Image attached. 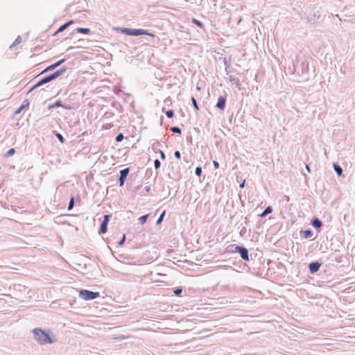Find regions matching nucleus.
<instances>
[{
	"label": "nucleus",
	"mask_w": 355,
	"mask_h": 355,
	"mask_svg": "<svg viewBox=\"0 0 355 355\" xmlns=\"http://www.w3.org/2000/svg\"><path fill=\"white\" fill-rule=\"evenodd\" d=\"M35 340L41 345L52 343L53 340L51 338L48 332L40 328H35L33 330Z\"/></svg>",
	"instance_id": "obj_1"
},
{
	"label": "nucleus",
	"mask_w": 355,
	"mask_h": 355,
	"mask_svg": "<svg viewBox=\"0 0 355 355\" xmlns=\"http://www.w3.org/2000/svg\"><path fill=\"white\" fill-rule=\"evenodd\" d=\"M79 296L85 300H91L99 297V293L88 290H81L79 292Z\"/></svg>",
	"instance_id": "obj_2"
},
{
	"label": "nucleus",
	"mask_w": 355,
	"mask_h": 355,
	"mask_svg": "<svg viewBox=\"0 0 355 355\" xmlns=\"http://www.w3.org/2000/svg\"><path fill=\"white\" fill-rule=\"evenodd\" d=\"M122 33L127 35L137 36L148 34V31L142 29L123 28Z\"/></svg>",
	"instance_id": "obj_3"
},
{
	"label": "nucleus",
	"mask_w": 355,
	"mask_h": 355,
	"mask_svg": "<svg viewBox=\"0 0 355 355\" xmlns=\"http://www.w3.org/2000/svg\"><path fill=\"white\" fill-rule=\"evenodd\" d=\"M235 250L236 252H239L241 254V258L245 261H248V250L243 248L240 246H236Z\"/></svg>",
	"instance_id": "obj_4"
},
{
	"label": "nucleus",
	"mask_w": 355,
	"mask_h": 355,
	"mask_svg": "<svg viewBox=\"0 0 355 355\" xmlns=\"http://www.w3.org/2000/svg\"><path fill=\"white\" fill-rule=\"evenodd\" d=\"M108 222H109V216L105 215L104 216V220L100 227V230H99L100 233L105 234L107 232V225Z\"/></svg>",
	"instance_id": "obj_5"
},
{
	"label": "nucleus",
	"mask_w": 355,
	"mask_h": 355,
	"mask_svg": "<svg viewBox=\"0 0 355 355\" xmlns=\"http://www.w3.org/2000/svg\"><path fill=\"white\" fill-rule=\"evenodd\" d=\"M128 173H129V168H126L125 169H123L120 171V178H119V181H120V185L122 186L124 183V180H125L127 175H128Z\"/></svg>",
	"instance_id": "obj_6"
},
{
	"label": "nucleus",
	"mask_w": 355,
	"mask_h": 355,
	"mask_svg": "<svg viewBox=\"0 0 355 355\" xmlns=\"http://www.w3.org/2000/svg\"><path fill=\"white\" fill-rule=\"evenodd\" d=\"M53 80V78H52V76H51V75H50V76H46V77H45V78H42L40 81H39V82H38V83H37V84H36V85H35L32 88V89H34V88H35V87H37L41 86V85H44V84H46V83H49V82H50V81H51V80Z\"/></svg>",
	"instance_id": "obj_7"
},
{
	"label": "nucleus",
	"mask_w": 355,
	"mask_h": 355,
	"mask_svg": "<svg viewBox=\"0 0 355 355\" xmlns=\"http://www.w3.org/2000/svg\"><path fill=\"white\" fill-rule=\"evenodd\" d=\"M225 103H226V98L221 96L218 99L216 107L218 109H220L221 110H223L225 109Z\"/></svg>",
	"instance_id": "obj_8"
},
{
	"label": "nucleus",
	"mask_w": 355,
	"mask_h": 355,
	"mask_svg": "<svg viewBox=\"0 0 355 355\" xmlns=\"http://www.w3.org/2000/svg\"><path fill=\"white\" fill-rule=\"evenodd\" d=\"M320 267V264L318 262L311 263L309 264V270L311 273L316 272Z\"/></svg>",
	"instance_id": "obj_9"
},
{
	"label": "nucleus",
	"mask_w": 355,
	"mask_h": 355,
	"mask_svg": "<svg viewBox=\"0 0 355 355\" xmlns=\"http://www.w3.org/2000/svg\"><path fill=\"white\" fill-rule=\"evenodd\" d=\"M29 101L28 99H26L23 104L19 107V108L15 112V114H19L26 107L28 106Z\"/></svg>",
	"instance_id": "obj_10"
},
{
	"label": "nucleus",
	"mask_w": 355,
	"mask_h": 355,
	"mask_svg": "<svg viewBox=\"0 0 355 355\" xmlns=\"http://www.w3.org/2000/svg\"><path fill=\"white\" fill-rule=\"evenodd\" d=\"M65 71H66V69H60V70H58V71H55L53 73L51 74L53 79L54 80L56 78L59 77Z\"/></svg>",
	"instance_id": "obj_11"
},
{
	"label": "nucleus",
	"mask_w": 355,
	"mask_h": 355,
	"mask_svg": "<svg viewBox=\"0 0 355 355\" xmlns=\"http://www.w3.org/2000/svg\"><path fill=\"white\" fill-rule=\"evenodd\" d=\"M72 23H73V21H70L63 24L62 26H61L58 28V30L57 31L56 33L63 31L64 30H65L69 26V25L71 24Z\"/></svg>",
	"instance_id": "obj_12"
},
{
	"label": "nucleus",
	"mask_w": 355,
	"mask_h": 355,
	"mask_svg": "<svg viewBox=\"0 0 355 355\" xmlns=\"http://www.w3.org/2000/svg\"><path fill=\"white\" fill-rule=\"evenodd\" d=\"M312 225L315 228H320L322 226V222L319 219L315 218L313 220Z\"/></svg>",
	"instance_id": "obj_13"
},
{
	"label": "nucleus",
	"mask_w": 355,
	"mask_h": 355,
	"mask_svg": "<svg viewBox=\"0 0 355 355\" xmlns=\"http://www.w3.org/2000/svg\"><path fill=\"white\" fill-rule=\"evenodd\" d=\"M77 31L83 34H89L90 33V30L87 28H78Z\"/></svg>",
	"instance_id": "obj_14"
},
{
	"label": "nucleus",
	"mask_w": 355,
	"mask_h": 355,
	"mask_svg": "<svg viewBox=\"0 0 355 355\" xmlns=\"http://www.w3.org/2000/svg\"><path fill=\"white\" fill-rule=\"evenodd\" d=\"M272 211V209L271 207H268L261 214V217H263L265 216H266L267 214L271 213Z\"/></svg>",
	"instance_id": "obj_15"
},
{
	"label": "nucleus",
	"mask_w": 355,
	"mask_h": 355,
	"mask_svg": "<svg viewBox=\"0 0 355 355\" xmlns=\"http://www.w3.org/2000/svg\"><path fill=\"white\" fill-rule=\"evenodd\" d=\"M192 22L201 28H202L204 27L203 24L200 21H199L196 19H193Z\"/></svg>",
	"instance_id": "obj_16"
},
{
	"label": "nucleus",
	"mask_w": 355,
	"mask_h": 355,
	"mask_svg": "<svg viewBox=\"0 0 355 355\" xmlns=\"http://www.w3.org/2000/svg\"><path fill=\"white\" fill-rule=\"evenodd\" d=\"M334 169L339 176H340L342 175L343 170L339 166L334 164Z\"/></svg>",
	"instance_id": "obj_17"
},
{
	"label": "nucleus",
	"mask_w": 355,
	"mask_h": 355,
	"mask_svg": "<svg viewBox=\"0 0 355 355\" xmlns=\"http://www.w3.org/2000/svg\"><path fill=\"white\" fill-rule=\"evenodd\" d=\"M147 217H148V215H144V216H141L139 218L140 223L142 225L144 224L146 222Z\"/></svg>",
	"instance_id": "obj_18"
},
{
	"label": "nucleus",
	"mask_w": 355,
	"mask_h": 355,
	"mask_svg": "<svg viewBox=\"0 0 355 355\" xmlns=\"http://www.w3.org/2000/svg\"><path fill=\"white\" fill-rule=\"evenodd\" d=\"M165 214H166V211H164L162 213V214L160 215V216H159V219H158V220H157V224H158V225H159V224H160V223L162 222V220H163V219H164V216Z\"/></svg>",
	"instance_id": "obj_19"
},
{
	"label": "nucleus",
	"mask_w": 355,
	"mask_h": 355,
	"mask_svg": "<svg viewBox=\"0 0 355 355\" xmlns=\"http://www.w3.org/2000/svg\"><path fill=\"white\" fill-rule=\"evenodd\" d=\"M64 62V59H62V60H60L59 61H58L57 62L54 63L52 64L53 67L54 69H55L56 67H58V66H60L62 63H63Z\"/></svg>",
	"instance_id": "obj_20"
},
{
	"label": "nucleus",
	"mask_w": 355,
	"mask_h": 355,
	"mask_svg": "<svg viewBox=\"0 0 355 355\" xmlns=\"http://www.w3.org/2000/svg\"><path fill=\"white\" fill-rule=\"evenodd\" d=\"M191 101H192V104H193V105L194 106L195 109H196V110H199V107H198V104H197L196 100L195 99V98H194V97H192V98H191Z\"/></svg>",
	"instance_id": "obj_21"
},
{
	"label": "nucleus",
	"mask_w": 355,
	"mask_h": 355,
	"mask_svg": "<svg viewBox=\"0 0 355 355\" xmlns=\"http://www.w3.org/2000/svg\"><path fill=\"white\" fill-rule=\"evenodd\" d=\"M124 137L122 133L119 134L116 137V141L118 142L121 141L123 139Z\"/></svg>",
	"instance_id": "obj_22"
},
{
	"label": "nucleus",
	"mask_w": 355,
	"mask_h": 355,
	"mask_svg": "<svg viewBox=\"0 0 355 355\" xmlns=\"http://www.w3.org/2000/svg\"><path fill=\"white\" fill-rule=\"evenodd\" d=\"M15 153V150L14 148H10L8 152H7V154H6V156L7 157H10L12 155H13Z\"/></svg>",
	"instance_id": "obj_23"
},
{
	"label": "nucleus",
	"mask_w": 355,
	"mask_h": 355,
	"mask_svg": "<svg viewBox=\"0 0 355 355\" xmlns=\"http://www.w3.org/2000/svg\"><path fill=\"white\" fill-rule=\"evenodd\" d=\"M166 114L167 117H168V118H171V117H173V115H174V112H173V110H168V111L166 112Z\"/></svg>",
	"instance_id": "obj_24"
},
{
	"label": "nucleus",
	"mask_w": 355,
	"mask_h": 355,
	"mask_svg": "<svg viewBox=\"0 0 355 355\" xmlns=\"http://www.w3.org/2000/svg\"><path fill=\"white\" fill-rule=\"evenodd\" d=\"M304 236L306 238H309V237H311L312 236V232L310 230L304 231Z\"/></svg>",
	"instance_id": "obj_25"
},
{
	"label": "nucleus",
	"mask_w": 355,
	"mask_h": 355,
	"mask_svg": "<svg viewBox=\"0 0 355 355\" xmlns=\"http://www.w3.org/2000/svg\"><path fill=\"white\" fill-rule=\"evenodd\" d=\"M21 42V37L20 36H18L16 40H15L14 43L12 44V46L17 45Z\"/></svg>",
	"instance_id": "obj_26"
},
{
	"label": "nucleus",
	"mask_w": 355,
	"mask_h": 355,
	"mask_svg": "<svg viewBox=\"0 0 355 355\" xmlns=\"http://www.w3.org/2000/svg\"><path fill=\"white\" fill-rule=\"evenodd\" d=\"M74 205V198L71 197L70 199L69 205V209H72Z\"/></svg>",
	"instance_id": "obj_27"
},
{
	"label": "nucleus",
	"mask_w": 355,
	"mask_h": 355,
	"mask_svg": "<svg viewBox=\"0 0 355 355\" xmlns=\"http://www.w3.org/2000/svg\"><path fill=\"white\" fill-rule=\"evenodd\" d=\"M171 131L173 132L179 133V134L181 133V130L178 127H173V128H171Z\"/></svg>",
	"instance_id": "obj_28"
},
{
	"label": "nucleus",
	"mask_w": 355,
	"mask_h": 355,
	"mask_svg": "<svg viewBox=\"0 0 355 355\" xmlns=\"http://www.w3.org/2000/svg\"><path fill=\"white\" fill-rule=\"evenodd\" d=\"M56 136L58 137V139H59V141L61 142V143H64V137L60 134V133H57L56 134Z\"/></svg>",
	"instance_id": "obj_29"
},
{
	"label": "nucleus",
	"mask_w": 355,
	"mask_h": 355,
	"mask_svg": "<svg viewBox=\"0 0 355 355\" xmlns=\"http://www.w3.org/2000/svg\"><path fill=\"white\" fill-rule=\"evenodd\" d=\"M202 173V168L200 167H197L196 168V174L198 176H200Z\"/></svg>",
	"instance_id": "obj_30"
},
{
	"label": "nucleus",
	"mask_w": 355,
	"mask_h": 355,
	"mask_svg": "<svg viewBox=\"0 0 355 355\" xmlns=\"http://www.w3.org/2000/svg\"><path fill=\"white\" fill-rule=\"evenodd\" d=\"M155 168L157 169L160 166V162L158 159H155L154 162Z\"/></svg>",
	"instance_id": "obj_31"
},
{
	"label": "nucleus",
	"mask_w": 355,
	"mask_h": 355,
	"mask_svg": "<svg viewBox=\"0 0 355 355\" xmlns=\"http://www.w3.org/2000/svg\"><path fill=\"white\" fill-rule=\"evenodd\" d=\"M173 293L175 295H179L182 293V289L181 288L175 289Z\"/></svg>",
	"instance_id": "obj_32"
},
{
	"label": "nucleus",
	"mask_w": 355,
	"mask_h": 355,
	"mask_svg": "<svg viewBox=\"0 0 355 355\" xmlns=\"http://www.w3.org/2000/svg\"><path fill=\"white\" fill-rule=\"evenodd\" d=\"M175 157L180 159L181 158V155H180V153L179 151H175Z\"/></svg>",
	"instance_id": "obj_33"
},
{
	"label": "nucleus",
	"mask_w": 355,
	"mask_h": 355,
	"mask_svg": "<svg viewBox=\"0 0 355 355\" xmlns=\"http://www.w3.org/2000/svg\"><path fill=\"white\" fill-rule=\"evenodd\" d=\"M213 164L216 169L219 168V164L216 161H214Z\"/></svg>",
	"instance_id": "obj_34"
},
{
	"label": "nucleus",
	"mask_w": 355,
	"mask_h": 355,
	"mask_svg": "<svg viewBox=\"0 0 355 355\" xmlns=\"http://www.w3.org/2000/svg\"><path fill=\"white\" fill-rule=\"evenodd\" d=\"M54 69V68L53 67L52 64L49 67H48L44 71H49V70H53Z\"/></svg>",
	"instance_id": "obj_35"
},
{
	"label": "nucleus",
	"mask_w": 355,
	"mask_h": 355,
	"mask_svg": "<svg viewBox=\"0 0 355 355\" xmlns=\"http://www.w3.org/2000/svg\"><path fill=\"white\" fill-rule=\"evenodd\" d=\"M146 35H149V36H150V37H155V34L151 33H148V34H146Z\"/></svg>",
	"instance_id": "obj_36"
},
{
	"label": "nucleus",
	"mask_w": 355,
	"mask_h": 355,
	"mask_svg": "<svg viewBox=\"0 0 355 355\" xmlns=\"http://www.w3.org/2000/svg\"><path fill=\"white\" fill-rule=\"evenodd\" d=\"M125 239V236L123 235V239L119 242V245H121L124 242Z\"/></svg>",
	"instance_id": "obj_37"
},
{
	"label": "nucleus",
	"mask_w": 355,
	"mask_h": 355,
	"mask_svg": "<svg viewBox=\"0 0 355 355\" xmlns=\"http://www.w3.org/2000/svg\"><path fill=\"white\" fill-rule=\"evenodd\" d=\"M161 157H162V159L165 158V155H164V153L162 151H161Z\"/></svg>",
	"instance_id": "obj_38"
},
{
	"label": "nucleus",
	"mask_w": 355,
	"mask_h": 355,
	"mask_svg": "<svg viewBox=\"0 0 355 355\" xmlns=\"http://www.w3.org/2000/svg\"><path fill=\"white\" fill-rule=\"evenodd\" d=\"M241 187H244V182H243L241 185H240Z\"/></svg>",
	"instance_id": "obj_39"
},
{
	"label": "nucleus",
	"mask_w": 355,
	"mask_h": 355,
	"mask_svg": "<svg viewBox=\"0 0 355 355\" xmlns=\"http://www.w3.org/2000/svg\"><path fill=\"white\" fill-rule=\"evenodd\" d=\"M306 169H307L308 171H309V166H308V165H306Z\"/></svg>",
	"instance_id": "obj_40"
}]
</instances>
